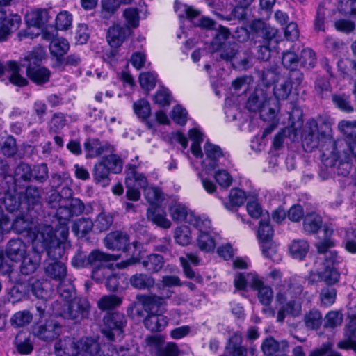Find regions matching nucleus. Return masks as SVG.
Returning a JSON list of instances; mask_svg holds the SVG:
<instances>
[{"label":"nucleus","mask_w":356,"mask_h":356,"mask_svg":"<svg viewBox=\"0 0 356 356\" xmlns=\"http://www.w3.org/2000/svg\"><path fill=\"white\" fill-rule=\"evenodd\" d=\"M189 138L192 140L191 151L192 154L197 159H202V171L197 173L201 181L203 188L209 194L216 192L217 186L211 179L205 177L209 175L220 164V161L224 158V154L221 148L213 143L207 142L204 145V154L200 147V144L204 140V135L197 127H194L188 131Z\"/></svg>","instance_id":"obj_1"},{"label":"nucleus","mask_w":356,"mask_h":356,"mask_svg":"<svg viewBox=\"0 0 356 356\" xmlns=\"http://www.w3.org/2000/svg\"><path fill=\"white\" fill-rule=\"evenodd\" d=\"M307 135L304 138L302 145L304 147L306 145L308 149H312L318 147L321 141L331 145L332 149L330 153L323 152V156H326L327 159L330 158L336 161H338L340 165H346L343 171L339 170L337 173L343 176L347 175L350 168L349 163L351 160V155L356 158V141L346 145L343 140L334 142L329 135L319 133L318 124L313 119L307 122Z\"/></svg>","instance_id":"obj_2"},{"label":"nucleus","mask_w":356,"mask_h":356,"mask_svg":"<svg viewBox=\"0 0 356 356\" xmlns=\"http://www.w3.org/2000/svg\"><path fill=\"white\" fill-rule=\"evenodd\" d=\"M68 228L63 226L54 231L50 225L40 226L38 234L33 241V248L42 252L46 250L47 259L59 261L63 259L67 250L70 248L67 240Z\"/></svg>","instance_id":"obj_3"},{"label":"nucleus","mask_w":356,"mask_h":356,"mask_svg":"<svg viewBox=\"0 0 356 356\" xmlns=\"http://www.w3.org/2000/svg\"><path fill=\"white\" fill-rule=\"evenodd\" d=\"M333 245V242L329 239L318 243L316 245L318 252L323 254V269L318 273L311 272L308 276L309 283L314 284L318 281L324 282L327 285H334L338 283L340 279V273L336 265L341 262V258L334 250H329Z\"/></svg>","instance_id":"obj_4"},{"label":"nucleus","mask_w":356,"mask_h":356,"mask_svg":"<svg viewBox=\"0 0 356 356\" xmlns=\"http://www.w3.org/2000/svg\"><path fill=\"white\" fill-rule=\"evenodd\" d=\"M266 95L263 90L257 89L250 96L247 102V108L251 111H259L261 118L264 121L270 122L264 132L263 137L267 136L276 127L278 120L277 115L280 110V104L275 99H269L266 104Z\"/></svg>","instance_id":"obj_5"},{"label":"nucleus","mask_w":356,"mask_h":356,"mask_svg":"<svg viewBox=\"0 0 356 356\" xmlns=\"http://www.w3.org/2000/svg\"><path fill=\"white\" fill-rule=\"evenodd\" d=\"M61 300L54 305L55 314L64 318L79 322L86 318L90 313V304L86 298L74 297L72 287V296L65 298L60 296Z\"/></svg>","instance_id":"obj_6"},{"label":"nucleus","mask_w":356,"mask_h":356,"mask_svg":"<svg viewBox=\"0 0 356 356\" xmlns=\"http://www.w3.org/2000/svg\"><path fill=\"white\" fill-rule=\"evenodd\" d=\"M262 81L266 85L264 88L257 87L255 90H263L266 95V104L269 99H275L279 104V100L286 99L292 89V83L286 76H278L274 71L268 70L264 72Z\"/></svg>","instance_id":"obj_7"},{"label":"nucleus","mask_w":356,"mask_h":356,"mask_svg":"<svg viewBox=\"0 0 356 356\" xmlns=\"http://www.w3.org/2000/svg\"><path fill=\"white\" fill-rule=\"evenodd\" d=\"M275 305L277 322H283L287 316L296 317L301 313V304L293 296L291 286H279L275 295Z\"/></svg>","instance_id":"obj_8"},{"label":"nucleus","mask_w":356,"mask_h":356,"mask_svg":"<svg viewBox=\"0 0 356 356\" xmlns=\"http://www.w3.org/2000/svg\"><path fill=\"white\" fill-rule=\"evenodd\" d=\"M44 225H38L37 227L34 226V222L31 215L29 213H22L17 216L13 223H10L9 218L3 213V211L0 207V241L3 239V236L5 233L8 232L11 229L15 230L18 234L26 233L32 238V242L34 240L35 236L38 234V230L40 226Z\"/></svg>","instance_id":"obj_9"},{"label":"nucleus","mask_w":356,"mask_h":356,"mask_svg":"<svg viewBox=\"0 0 356 356\" xmlns=\"http://www.w3.org/2000/svg\"><path fill=\"white\" fill-rule=\"evenodd\" d=\"M104 245L108 249L113 250H122L126 251L131 246L134 248L135 250L133 252V256L131 258L116 264L118 268H125L139 261L138 254L136 252L141 245L137 242L130 244L129 236L124 232L115 231L109 233L104 238Z\"/></svg>","instance_id":"obj_10"},{"label":"nucleus","mask_w":356,"mask_h":356,"mask_svg":"<svg viewBox=\"0 0 356 356\" xmlns=\"http://www.w3.org/2000/svg\"><path fill=\"white\" fill-rule=\"evenodd\" d=\"M194 227L197 230L195 242L198 249L206 253L213 252L219 236L213 228L211 220L207 217L202 216Z\"/></svg>","instance_id":"obj_11"},{"label":"nucleus","mask_w":356,"mask_h":356,"mask_svg":"<svg viewBox=\"0 0 356 356\" xmlns=\"http://www.w3.org/2000/svg\"><path fill=\"white\" fill-rule=\"evenodd\" d=\"M44 271L48 277L59 282L58 292L60 296L65 298L72 296V286L64 285L67 273L65 263L61 261L47 259L44 264Z\"/></svg>","instance_id":"obj_12"},{"label":"nucleus","mask_w":356,"mask_h":356,"mask_svg":"<svg viewBox=\"0 0 356 356\" xmlns=\"http://www.w3.org/2000/svg\"><path fill=\"white\" fill-rule=\"evenodd\" d=\"M58 199L59 204L57 208L56 216L58 219V225L57 228L63 226H67V222L74 216L81 213L83 211V204L79 199H64L56 193H52L51 198Z\"/></svg>","instance_id":"obj_13"},{"label":"nucleus","mask_w":356,"mask_h":356,"mask_svg":"<svg viewBox=\"0 0 356 356\" xmlns=\"http://www.w3.org/2000/svg\"><path fill=\"white\" fill-rule=\"evenodd\" d=\"M118 257L106 254L98 250H94L89 254V266L94 268L92 272V278L97 282L104 280V275L107 274L108 268L105 263L111 260H117Z\"/></svg>","instance_id":"obj_14"},{"label":"nucleus","mask_w":356,"mask_h":356,"mask_svg":"<svg viewBox=\"0 0 356 356\" xmlns=\"http://www.w3.org/2000/svg\"><path fill=\"white\" fill-rule=\"evenodd\" d=\"M25 60L29 63L26 65V74L31 81L36 84H42L49 81L50 72L39 64L40 58L34 53H30Z\"/></svg>","instance_id":"obj_15"},{"label":"nucleus","mask_w":356,"mask_h":356,"mask_svg":"<svg viewBox=\"0 0 356 356\" xmlns=\"http://www.w3.org/2000/svg\"><path fill=\"white\" fill-rule=\"evenodd\" d=\"M126 323V318L123 314H109L104 318V327L102 329V333L108 340H114L115 335L121 337Z\"/></svg>","instance_id":"obj_16"},{"label":"nucleus","mask_w":356,"mask_h":356,"mask_svg":"<svg viewBox=\"0 0 356 356\" xmlns=\"http://www.w3.org/2000/svg\"><path fill=\"white\" fill-rule=\"evenodd\" d=\"M60 332V325L52 319L47 320L44 324L38 323L33 328L34 336L45 341L53 340Z\"/></svg>","instance_id":"obj_17"},{"label":"nucleus","mask_w":356,"mask_h":356,"mask_svg":"<svg viewBox=\"0 0 356 356\" xmlns=\"http://www.w3.org/2000/svg\"><path fill=\"white\" fill-rule=\"evenodd\" d=\"M87 159L96 158L104 153H112L113 147L107 142H102L97 138H88L83 144Z\"/></svg>","instance_id":"obj_18"},{"label":"nucleus","mask_w":356,"mask_h":356,"mask_svg":"<svg viewBox=\"0 0 356 356\" xmlns=\"http://www.w3.org/2000/svg\"><path fill=\"white\" fill-rule=\"evenodd\" d=\"M172 218L175 221H184L193 227L202 218V216H195L181 203H175L169 207Z\"/></svg>","instance_id":"obj_19"},{"label":"nucleus","mask_w":356,"mask_h":356,"mask_svg":"<svg viewBox=\"0 0 356 356\" xmlns=\"http://www.w3.org/2000/svg\"><path fill=\"white\" fill-rule=\"evenodd\" d=\"M19 67L15 61H8L5 63H0V76H6L13 84L17 86H24L27 84L25 78L19 74Z\"/></svg>","instance_id":"obj_20"},{"label":"nucleus","mask_w":356,"mask_h":356,"mask_svg":"<svg viewBox=\"0 0 356 356\" xmlns=\"http://www.w3.org/2000/svg\"><path fill=\"white\" fill-rule=\"evenodd\" d=\"M132 31L129 28L120 24H114L107 33V40L112 47H118L131 35Z\"/></svg>","instance_id":"obj_21"},{"label":"nucleus","mask_w":356,"mask_h":356,"mask_svg":"<svg viewBox=\"0 0 356 356\" xmlns=\"http://www.w3.org/2000/svg\"><path fill=\"white\" fill-rule=\"evenodd\" d=\"M6 252L11 261H21L26 255V245L20 239L10 240L7 245Z\"/></svg>","instance_id":"obj_22"},{"label":"nucleus","mask_w":356,"mask_h":356,"mask_svg":"<svg viewBox=\"0 0 356 356\" xmlns=\"http://www.w3.org/2000/svg\"><path fill=\"white\" fill-rule=\"evenodd\" d=\"M246 199L247 195L244 191L234 188L229 191L227 198L222 203L226 209L234 211L242 206Z\"/></svg>","instance_id":"obj_23"},{"label":"nucleus","mask_w":356,"mask_h":356,"mask_svg":"<svg viewBox=\"0 0 356 356\" xmlns=\"http://www.w3.org/2000/svg\"><path fill=\"white\" fill-rule=\"evenodd\" d=\"M21 22V17L18 15H11L3 18L0 23V42L5 41L11 33L17 31Z\"/></svg>","instance_id":"obj_24"},{"label":"nucleus","mask_w":356,"mask_h":356,"mask_svg":"<svg viewBox=\"0 0 356 356\" xmlns=\"http://www.w3.org/2000/svg\"><path fill=\"white\" fill-rule=\"evenodd\" d=\"M33 252L24 256L22 260V264L20 266V272L24 275H30L34 273L38 268L40 261L41 252L36 251L33 248Z\"/></svg>","instance_id":"obj_25"},{"label":"nucleus","mask_w":356,"mask_h":356,"mask_svg":"<svg viewBox=\"0 0 356 356\" xmlns=\"http://www.w3.org/2000/svg\"><path fill=\"white\" fill-rule=\"evenodd\" d=\"M133 109L137 117L145 122V124L148 129H153L154 128V123L150 120H147V118L151 114V107L147 100L140 99L134 102Z\"/></svg>","instance_id":"obj_26"},{"label":"nucleus","mask_w":356,"mask_h":356,"mask_svg":"<svg viewBox=\"0 0 356 356\" xmlns=\"http://www.w3.org/2000/svg\"><path fill=\"white\" fill-rule=\"evenodd\" d=\"M144 325L152 332H161L168 325V318L157 312L149 314L144 319Z\"/></svg>","instance_id":"obj_27"},{"label":"nucleus","mask_w":356,"mask_h":356,"mask_svg":"<svg viewBox=\"0 0 356 356\" xmlns=\"http://www.w3.org/2000/svg\"><path fill=\"white\" fill-rule=\"evenodd\" d=\"M242 337L234 333L229 338L225 348V353L221 356H245L246 349L241 346Z\"/></svg>","instance_id":"obj_28"},{"label":"nucleus","mask_w":356,"mask_h":356,"mask_svg":"<svg viewBox=\"0 0 356 356\" xmlns=\"http://www.w3.org/2000/svg\"><path fill=\"white\" fill-rule=\"evenodd\" d=\"M253 290L257 291V296L259 302L264 306H270L274 297V293L271 286L266 285L260 277L258 284L254 286Z\"/></svg>","instance_id":"obj_29"},{"label":"nucleus","mask_w":356,"mask_h":356,"mask_svg":"<svg viewBox=\"0 0 356 356\" xmlns=\"http://www.w3.org/2000/svg\"><path fill=\"white\" fill-rule=\"evenodd\" d=\"M261 350L267 356H270L274 353L276 355L280 352L288 353L289 344L286 341L278 343L273 338H267L261 345Z\"/></svg>","instance_id":"obj_30"},{"label":"nucleus","mask_w":356,"mask_h":356,"mask_svg":"<svg viewBox=\"0 0 356 356\" xmlns=\"http://www.w3.org/2000/svg\"><path fill=\"white\" fill-rule=\"evenodd\" d=\"M48 20L49 15L45 9L33 10L26 15V21L29 26L41 28Z\"/></svg>","instance_id":"obj_31"},{"label":"nucleus","mask_w":356,"mask_h":356,"mask_svg":"<svg viewBox=\"0 0 356 356\" xmlns=\"http://www.w3.org/2000/svg\"><path fill=\"white\" fill-rule=\"evenodd\" d=\"M260 277L254 273H238L235 276L234 283L237 289L243 290L247 286L253 289L258 284Z\"/></svg>","instance_id":"obj_32"},{"label":"nucleus","mask_w":356,"mask_h":356,"mask_svg":"<svg viewBox=\"0 0 356 356\" xmlns=\"http://www.w3.org/2000/svg\"><path fill=\"white\" fill-rule=\"evenodd\" d=\"M137 300L144 310L149 314L159 312V307L163 305V298L156 295L138 296Z\"/></svg>","instance_id":"obj_33"},{"label":"nucleus","mask_w":356,"mask_h":356,"mask_svg":"<svg viewBox=\"0 0 356 356\" xmlns=\"http://www.w3.org/2000/svg\"><path fill=\"white\" fill-rule=\"evenodd\" d=\"M44 38L47 40H51L49 50L51 54L59 58L65 54L69 50L70 45L67 40L63 38H51L47 33L44 34Z\"/></svg>","instance_id":"obj_34"},{"label":"nucleus","mask_w":356,"mask_h":356,"mask_svg":"<svg viewBox=\"0 0 356 356\" xmlns=\"http://www.w3.org/2000/svg\"><path fill=\"white\" fill-rule=\"evenodd\" d=\"M30 286L33 294L38 298L46 300L51 295L49 283L46 280L32 279L30 282Z\"/></svg>","instance_id":"obj_35"},{"label":"nucleus","mask_w":356,"mask_h":356,"mask_svg":"<svg viewBox=\"0 0 356 356\" xmlns=\"http://www.w3.org/2000/svg\"><path fill=\"white\" fill-rule=\"evenodd\" d=\"M111 172L106 165L104 161L101 159L99 162L95 164L92 175L97 184L102 186H106L109 184V174Z\"/></svg>","instance_id":"obj_36"},{"label":"nucleus","mask_w":356,"mask_h":356,"mask_svg":"<svg viewBox=\"0 0 356 356\" xmlns=\"http://www.w3.org/2000/svg\"><path fill=\"white\" fill-rule=\"evenodd\" d=\"M147 216L149 220L162 228L168 229L171 226V222L166 218L165 213L156 207H149Z\"/></svg>","instance_id":"obj_37"},{"label":"nucleus","mask_w":356,"mask_h":356,"mask_svg":"<svg viewBox=\"0 0 356 356\" xmlns=\"http://www.w3.org/2000/svg\"><path fill=\"white\" fill-rule=\"evenodd\" d=\"M132 287L136 289L144 290L152 288L155 283L154 279L146 274L136 273L129 279Z\"/></svg>","instance_id":"obj_38"},{"label":"nucleus","mask_w":356,"mask_h":356,"mask_svg":"<svg viewBox=\"0 0 356 356\" xmlns=\"http://www.w3.org/2000/svg\"><path fill=\"white\" fill-rule=\"evenodd\" d=\"M126 186H131V185H135L137 188H145L147 187V180L146 177L141 173L138 172L135 170V167L134 168H130L127 172L125 179Z\"/></svg>","instance_id":"obj_39"},{"label":"nucleus","mask_w":356,"mask_h":356,"mask_svg":"<svg viewBox=\"0 0 356 356\" xmlns=\"http://www.w3.org/2000/svg\"><path fill=\"white\" fill-rule=\"evenodd\" d=\"M322 218L320 215L312 212L307 213L303 220V229L305 232L314 234L322 227Z\"/></svg>","instance_id":"obj_40"},{"label":"nucleus","mask_w":356,"mask_h":356,"mask_svg":"<svg viewBox=\"0 0 356 356\" xmlns=\"http://www.w3.org/2000/svg\"><path fill=\"white\" fill-rule=\"evenodd\" d=\"M273 235V229L270 225L269 215H266V218L261 219L257 229V238L259 243H267L272 240Z\"/></svg>","instance_id":"obj_41"},{"label":"nucleus","mask_w":356,"mask_h":356,"mask_svg":"<svg viewBox=\"0 0 356 356\" xmlns=\"http://www.w3.org/2000/svg\"><path fill=\"white\" fill-rule=\"evenodd\" d=\"M303 321L308 330H318L322 324V314L319 310L312 309L305 314Z\"/></svg>","instance_id":"obj_42"},{"label":"nucleus","mask_w":356,"mask_h":356,"mask_svg":"<svg viewBox=\"0 0 356 356\" xmlns=\"http://www.w3.org/2000/svg\"><path fill=\"white\" fill-rule=\"evenodd\" d=\"M309 249V243L305 240H295L289 247L291 255L296 259H302L308 253Z\"/></svg>","instance_id":"obj_43"},{"label":"nucleus","mask_w":356,"mask_h":356,"mask_svg":"<svg viewBox=\"0 0 356 356\" xmlns=\"http://www.w3.org/2000/svg\"><path fill=\"white\" fill-rule=\"evenodd\" d=\"M142 264L147 270L152 273L159 271L163 266L164 261L161 255L152 254L142 261Z\"/></svg>","instance_id":"obj_44"},{"label":"nucleus","mask_w":356,"mask_h":356,"mask_svg":"<svg viewBox=\"0 0 356 356\" xmlns=\"http://www.w3.org/2000/svg\"><path fill=\"white\" fill-rule=\"evenodd\" d=\"M339 130L347 138L345 145L356 141V122L342 120L339 124Z\"/></svg>","instance_id":"obj_45"},{"label":"nucleus","mask_w":356,"mask_h":356,"mask_svg":"<svg viewBox=\"0 0 356 356\" xmlns=\"http://www.w3.org/2000/svg\"><path fill=\"white\" fill-rule=\"evenodd\" d=\"M123 17L126 22L124 26L129 28V30L139 26L140 16L138 8L133 7L126 8L123 12Z\"/></svg>","instance_id":"obj_46"},{"label":"nucleus","mask_w":356,"mask_h":356,"mask_svg":"<svg viewBox=\"0 0 356 356\" xmlns=\"http://www.w3.org/2000/svg\"><path fill=\"white\" fill-rule=\"evenodd\" d=\"M174 236L175 241L182 246L189 245L192 241L191 231L186 225H181L177 227Z\"/></svg>","instance_id":"obj_47"},{"label":"nucleus","mask_w":356,"mask_h":356,"mask_svg":"<svg viewBox=\"0 0 356 356\" xmlns=\"http://www.w3.org/2000/svg\"><path fill=\"white\" fill-rule=\"evenodd\" d=\"M179 260L186 276L190 279L193 278L195 272L189 266L188 261L194 265L199 264L200 259L198 256L193 253H187L186 257H181Z\"/></svg>","instance_id":"obj_48"},{"label":"nucleus","mask_w":356,"mask_h":356,"mask_svg":"<svg viewBox=\"0 0 356 356\" xmlns=\"http://www.w3.org/2000/svg\"><path fill=\"white\" fill-rule=\"evenodd\" d=\"M175 11L180 18L186 17L190 20L195 19L200 15V11L188 5L175 2Z\"/></svg>","instance_id":"obj_49"},{"label":"nucleus","mask_w":356,"mask_h":356,"mask_svg":"<svg viewBox=\"0 0 356 356\" xmlns=\"http://www.w3.org/2000/svg\"><path fill=\"white\" fill-rule=\"evenodd\" d=\"M32 314L27 310L19 311L15 313L10 318L13 326L20 327L28 325L32 320Z\"/></svg>","instance_id":"obj_50"},{"label":"nucleus","mask_w":356,"mask_h":356,"mask_svg":"<svg viewBox=\"0 0 356 356\" xmlns=\"http://www.w3.org/2000/svg\"><path fill=\"white\" fill-rule=\"evenodd\" d=\"M122 303L120 298L115 295H107L102 297L98 302V308L101 310H108L119 306Z\"/></svg>","instance_id":"obj_51"},{"label":"nucleus","mask_w":356,"mask_h":356,"mask_svg":"<svg viewBox=\"0 0 356 356\" xmlns=\"http://www.w3.org/2000/svg\"><path fill=\"white\" fill-rule=\"evenodd\" d=\"M113 221V216L110 213L101 212L93 222L94 227L99 232L106 231L112 225Z\"/></svg>","instance_id":"obj_52"},{"label":"nucleus","mask_w":356,"mask_h":356,"mask_svg":"<svg viewBox=\"0 0 356 356\" xmlns=\"http://www.w3.org/2000/svg\"><path fill=\"white\" fill-rule=\"evenodd\" d=\"M94 227L93 222L89 218H82L76 220L72 226V232L77 236L88 233Z\"/></svg>","instance_id":"obj_53"},{"label":"nucleus","mask_w":356,"mask_h":356,"mask_svg":"<svg viewBox=\"0 0 356 356\" xmlns=\"http://www.w3.org/2000/svg\"><path fill=\"white\" fill-rule=\"evenodd\" d=\"M337 297V291L334 288L325 287L320 293V300L322 305L328 307L332 305Z\"/></svg>","instance_id":"obj_54"},{"label":"nucleus","mask_w":356,"mask_h":356,"mask_svg":"<svg viewBox=\"0 0 356 356\" xmlns=\"http://www.w3.org/2000/svg\"><path fill=\"white\" fill-rule=\"evenodd\" d=\"M121 5L119 0H102L101 16L103 18H109Z\"/></svg>","instance_id":"obj_55"},{"label":"nucleus","mask_w":356,"mask_h":356,"mask_svg":"<svg viewBox=\"0 0 356 356\" xmlns=\"http://www.w3.org/2000/svg\"><path fill=\"white\" fill-rule=\"evenodd\" d=\"M106 165L113 173H119L122 170V161L116 154H111L102 159Z\"/></svg>","instance_id":"obj_56"},{"label":"nucleus","mask_w":356,"mask_h":356,"mask_svg":"<svg viewBox=\"0 0 356 356\" xmlns=\"http://www.w3.org/2000/svg\"><path fill=\"white\" fill-rule=\"evenodd\" d=\"M214 179L216 183L222 188H228L231 186L233 179L229 172L224 169H219L214 172Z\"/></svg>","instance_id":"obj_57"},{"label":"nucleus","mask_w":356,"mask_h":356,"mask_svg":"<svg viewBox=\"0 0 356 356\" xmlns=\"http://www.w3.org/2000/svg\"><path fill=\"white\" fill-rule=\"evenodd\" d=\"M72 15L67 11L59 13L56 18V27L58 30H67L72 25Z\"/></svg>","instance_id":"obj_58"},{"label":"nucleus","mask_w":356,"mask_h":356,"mask_svg":"<svg viewBox=\"0 0 356 356\" xmlns=\"http://www.w3.org/2000/svg\"><path fill=\"white\" fill-rule=\"evenodd\" d=\"M170 117L175 123L183 126L186 123L188 112L181 105H177L173 107Z\"/></svg>","instance_id":"obj_59"},{"label":"nucleus","mask_w":356,"mask_h":356,"mask_svg":"<svg viewBox=\"0 0 356 356\" xmlns=\"http://www.w3.org/2000/svg\"><path fill=\"white\" fill-rule=\"evenodd\" d=\"M156 74L153 72H143L139 76L140 86L145 90L149 91L156 86Z\"/></svg>","instance_id":"obj_60"},{"label":"nucleus","mask_w":356,"mask_h":356,"mask_svg":"<svg viewBox=\"0 0 356 356\" xmlns=\"http://www.w3.org/2000/svg\"><path fill=\"white\" fill-rule=\"evenodd\" d=\"M180 350L174 342H168L163 347H157L156 356H179Z\"/></svg>","instance_id":"obj_61"},{"label":"nucleus","mask_w":356,"mask_h":356,"mask_svg":"<svg viewBox=\"0 0 356 356\" xmlns=\"http://www.w3.org/2000/svg\"><path fill=\"white\" fill-rule=\"evenodd\" d=\"M316 60L314 52L309 48L304 49L299 58L300 64L307 68L314 67L316 64Z\"/></svg>","instance_id":"obj_62"},{"label":"nucleus","mask_w":356,"mask_h":356,"mask_svg":"<svg viewBox=\"0 0 356 356\" xmlns=\"http://www.w3.org/2000/svg\"><path fill=\"white\" fill-rule=\"evenodd\" d=\"M25 198L28 204V210L33 209L34 207L38 205L40 199V192L38 188L29 186L25 192Z\"/></svg>","instance_id":"obj_63"},{"label":"nucleus","mask_w":356,"mask_h":356,"mask_svg":"<svg viewBox=\"0 0 356 356\" xmlns=\"http://www.w3.org/2000/svg\"><path fill=\"white\" fill-rule=\"evenodd\" d=\"M171 99L170 92L166 88H159L154 97V102L160 106H168Z\"/></svg>","instance_id":"obj_64"}]
</instances>
